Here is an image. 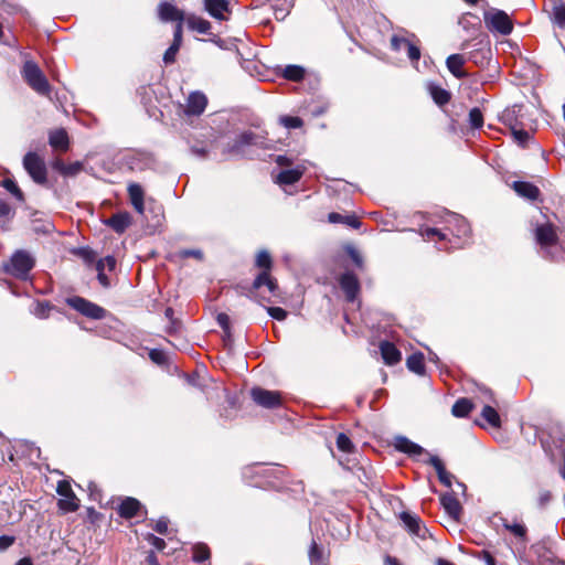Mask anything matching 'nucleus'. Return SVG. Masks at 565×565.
<instances>
[{"instance_id": "f257e3e1", "label": "nucleus", "mask_w": 565, "mask_h": 565, "mask_svg": "<svg viewBox=\"0 0 565 565\" xmlns=\"http://www.w3.org/2000/svg\"><path fill=\"white\" fill-rule=\"evenodd\" d=\"M34 257L29 252L20 249L3 265V270L18 279L25 280L31 269L34 267Z\"/></svg>"}, {"instance_id": "f03ea898", "label": "nucleus", "mask_w": 565, "mask_h": 565, "mask_svg": "<svg viewBox=\"0 0 565 565\" xmlns=\"http://www.w3.org/2000/svg\"><path fill=\"white\" fill-rule=\"evenodd\" d=\"M25 83L38 94L49 96L51 85L42 70L33 61H25L21 71Z\"/></svg>"}, {"instance_id": "7ed1b4c3", "label": "nucleus", "mask_w": 565, "mask_h": 565, "mask_svg": "<svg viewBox=\"0 0 565 565\" xmlns=\"http://www.w3.org/2000/svg\"><path fill=\"white\" fill-rule=\"evenodd\" d=\"M483 21L488 30L502 35H509L513 30V22L509 14L500 9L491 8L483 13Z\"/></svg>"}, {"instance_id": "20e7f679", "label": "nucleus", "mask_w": 565, "mask_h": 565, "mask_svg": "<svg viewBox=\"0 0 565 565\" xmlns=\"http://www.w3.org/2000/svg\"><path fill=\"white\" fill-rule=\"evenodd\" d=\"M256 265L265 270L256 277L253 287L255 289L266 287L271 295H276L278 286L269 274V269L271 267V257L269 253L266 250L259 252L256 257Z\"/></svg>"}, {"instance_id": "39448f33", "label": "nucleus", "mask_w": 565, "mask_h": 565, "mask_svg": "<svg viewBox=\"0 0 565 565\" xmlns=\"http://www.w3.org/2000/svg\"><path fill=\"white\" fill-rule=\"evenodd\" d=\"M23 168L38 184L47 182V169L42 157L35 152H28L23 158Z\"/></svg>"}, {"instance_id": "423d86ee", "label": "nucleus", "mask_w": 565, "mask_h": 565, "mask_svg": "<svg viewBox=\"0 0 565 565\" xmlns=\"http://www.w3.org/2000/svg\"><path fill=\"white\" fill-rule=\"evenodd\" d=\"M56 492L62 497L57 503L60 510L63 512H74L78 509L79 500L73 492L68 481H58Z\"/></svg>"}, {"instance_id": "0eeeda50", "label": "nucleus", "mask_w": 565, "mask_h": 565, "mask_svg": "<svg viewBox=\"0 0 565 565\" xmlns=\"http://www.w3.org/2000/svg\"><path fill=\"white\" fill-rule=\"evenodd\" d=\"M67 303L81 312L82 315L92 319H103L106 317V310L96 303H93L82 297H72L67 299Z\"/></svg>"}, {"instance_id": "6e6552de", "label": "nucleus", "mask_w": 565, "mask_h": 565, "mask_svg": "<svg viewBox=\"0 0 565 565\" xmlns=\"http://www.w3.org/2000/svg\"><path fill=\"white\" fill-rule=\"evenodd\" d=\"M253 401L265 408H277L281 406V396L279 392L268 391L262 387H254L250 391Z\"/></svg>"}, {"instance_id": "1a4fd4ad", "label": "nucleus", "mask_w": 565, "mask_h": 565, "mask_svg": "<svg viewBox=\"0 0 565 565\" xmlns=\"http://www.w3.org/2000/svg\"><path fill=\"white\" fill-rule=\"evenodd\" d=\"M339 284L345 294L347 300L353 302L360 292V282L358 277L353 273L347 271L340 276Z\"/></svg>"}, {"instance_id": "9d476101", "label": "nucleus", "mask_w": 565, "mask_h": 565, "mask_svg": "<svg viewBox=\"0 0 565 565\" xmlns=\"http://www.w3.org/2000/svg\"><path fill=\"white\" fill-rule=\"evenodd\" d=\"M401 521L411 534L420 539H426L428 530L417 515L409 512H403L401 513Z\"/></svg>"}, {"instance_id": "9b49d317", "label": "nucleus", "mask_w": 565, "mask_h": 565, "mask_svg": "<svg viewBox=\"0 0 565 565\" xmlns=\"http://www.w3.org/2000/svg\"><path fill=\"white\" fill-rule=\"evenodd\" d=\"M204 9L212 18L224 21L230 13V3L227 0H204Z\"/></svg>"}, {"instance_id": "f8f14e48", "label": "nucleus", "mask_w": 565, "mask_h": 565, "mask_svg": "<svg viewBox=\"0 0 565 565\" xmlns=\"http://www.w3.org/2000/svg\"><path fill=\"white\" fill-rule=\"evenodd\" d=\"M159 19L162 22L184 21V13L169 2H161L158 7Z\"/></svg>"}, {"instance_id": "ddd939ff", "label": "nucleus", "mask_w": 565, "mask_h": 565, "mask_svg": "<svg viewBox=\"0 0 565 565\" xmlns=\"http://www.w3.org/2000/svg\"><path fill=\"white\" fill-rule=\"evenodd\" d=\"M536 242L542 247H550L556 244L557 235L554 227L551 224L540 225L535 230Z\"/></svg>"}, {"instance_id": "4468645a", "label": "nucleus", "mask_w": 565, "mask_h": 565, "mask_svg": "<svg viewBox=\"0 0 565 565\" xmlns=\"http://www.w3.org/2000/svg\"><path fill=\"white\" fill-rule=\"evenodd\" d=\"M206 105V96L200 92H194L190 94L188 98L185 113L188 115L199 116L205 110Z\"/></svg>"}, {"instance_id": "2eb2a0df", "label": "nucleus", "mask_w": 565, "mask_h": 565, "mask_svg": "<svg viewBox=\"0 0 565 565\" xmlns=\"http://www.w3.org/2000/svg\"><path fill=\"white\" fill-rule=\"evenodd\" d=\"M152 163V158L148 152L135 151L126 156V164L131 170H143Z\"/></svg>"}, {"instance_id": "dca6fc26", "label": "nucleus", "mask_w": 565, "mask_h": 565, "mask_svg": "<svg viewBox=\"0 0 565 565\" xmlns=\"http://www.w3.org/2000/svg\"><path fill=\"white\" fill-rule=\"evenodd\" d=\"M131 223V217L128 212H120L114 214L105 221V224L111 227L116 233H124Z\"/></svg>"}, {"instance_id": "f3484780", "label": "nucleus", "mask_w": 565, "mask_h": 565, "mask_svg": "<svg viewBox=\"0 0 565 565\" xmlns=\"http://www.w3.org/2000/svg\"><path fill=\"white\" fill-rule=\"evenodd\" d=\"M512 189L518 193V195L529 200H536L540 195L539 188L533 183L525 181H514L512 183Z\"/></svg>"}, {"instance_id": "a211bd4d", "label": "nucleus", "mask_w": 565, "mask_h": 565, "mask_svg": "<svg viewBox=\"0 0 565 565\" xmlns=\"http://www.w3.org/2000/svg\"><path fill=\"white\" fill-rule=\"evenodd\" d=\"M428 463L431 465L435 468V470H436V472L438 475L439 481L445 487L450 488L454 476L446 470L445 465L439 459V457H437V456H429Z\"/></svg>"}, {"instance_id": "6ab92c4d", "label": "nucleus", "mask_w": 565, "mask_h": 565, "mask_svg": "<svg viewBox=\"0 0 565 565\" xmlns=\"http://www.w3.org/2000/svg\"><path fill=\"white\" fill-rule=\"evenodd\" d=\"M49 143L56 150L66 151L70 145L67 132L64 129H55L50 131Z\"/></svg>"}, {"instance_id": "aec40b11", "label": "nucleus", "mask_w": 565, "mask_h": 565, "mask_svg": "<svg viewBox=\"0 0 565 565\" xmlns=\"http://www.w3.org/2000/svg\"><path fill=\"white\" fill-rule=\"evenodd\" d=\"M380 350H381L382 358L386 364L394 365L401 361V358H402L401 352L397 350V348L393 343H391L388 341H383L380 344Z\"/></svg>"}, {"instance_id": "412c9836", "label": "nucleus", "mask_w": 565, "mask_h": 565, "mask_svg": "<svg viewBox=\"0 0 565 565\" xmlns=\"http://www.w3.org/2000/svg\"><path fill=\"white\" fill-rule=\"evenodd\" d=\"M440 501L449 516L458 520L461 513V505L458 499L451 493H446L441 495Z\"/></svg>"}, {"instance_id": "4be33fe9", "label": "nucleus", "mask_w": 565, "mask_h": 565, "mask_svg": "<svg viewBox=\"0 0 565 565\" xmlns=\"http://www.w3.org/2000/svg\"><path fill=\"white\" fill-rule=\"evenodd\" d=\"M466 63V58L461 54H451L447 57L446 65L448 71L456 78H463L467 74L462 71V66Z\"/></svg>"}, {"instance_id": "5701e85b", "label": "nucleus", "mask_w": 565, "mask_h": 565, "mask_svg": "<svg viewBox=\"0 0 565 565\" xmlns=\"http://www.w3.org/2000/svg\"><path fill=\"white\" fill-rule=\"evenodd\" d=\"M395 448L398 451L412 455V456H418L424 454V448L412 440H409L406 437L399 436L395 438Z\"/></svg>"}, {"instance_id": "b1692460", "label": "nucleus", "mask_w": 565, "mask_h": 565, "mask_svg": "<svg viewBox=\"0 0 565 565\" xmlns=\"http://www.w3.org/2000/svg\"><path fill=\"white\" fill-rule=\"evenodd\" d=\"M184 21L192 31H196L200 34H210L212 26L207 20L194 14H189L184 18Z\"/></svg>"}, {"instance_id": "393cba45", "label": "nucleus", "mask_w": 565, "mask_h": 565, "mask_svg": "<svg viewBox=\"0 0 565 565\" xmlns=\"http://www.w3.org/2000/svg\"><path fill=\"white\" fill-rule=\"evenodd\" d=\"M305 172V168L297 166L294 169L282 170L276 178L279 184H294L300 180Z\"/></svg>"}, {"instance_id": "a878e982", "label": "nucleus", "mask_w": 565, "mask_h": 565, "mask_svg": "<svg viewBox=\"0 0 565 565\" xmlns=\"http://www.w3.org/2000/svg\"><path fill=\"white\" fill-rule=\"evenodd\" d=\"M128 194L130 202L135 210L142 214L145 210L143 205V190L138 183H131L128 185Z\"/></svg>"}, {"instance_id": "bb28decb", "label": "nucleus", "mask_w": 565, "mask_h": 565, "mask_svg": "<svg viewBox=\"0 0 565 565\" xmlns=\"http://www.w3.org/2000/svg\"><path fill=\"white\" fill-rule=\"evenodd\" d=\"M501 521L502 526L512 535H514L515 537L520 539L523 542L527 541V529L524 523L518 521L510 522L507 519H501Z\"/></svg>"}, {"instance_id": "cd10ccee", "label": "nucleus", "mask_w": 565, "mask_h": 565, "mask_svg": "<svg viewBox=\"0 0 565 565\" xmlns=\"http://www.w3.org/2000/svg\"><path fill=\"white\" fill-rule=\"evenodd\" d=\"M256 136L253 132H243L237 137L234 145L228 149L231 153H243L244 147L256 143Z\"/></svg>"}, {"instance_id": "c85d7f7f", "label": "nucleus", "mask_w": 565, "mask_h": 565, "mask_svg": "<svg viewBox=\"0 0 565 565\" xmlns=\"http://www.w3.org/2000/svg\"><path fill=\"white\" fill-rule=\"evenodd\" d=\"M140 509V502L134 498H126L119 505V514L122 518L130 519L135 516Z\"/></svg>"}, {"instance_id": "c756f323", "label": "nucleus", "mask_w": 565, "mask_h": 565, "mask_svg": "<svg viewBox=\"0 0 565 565\" xmlns=\"http://www.w3.org/2000/svg\"><path fill=\"white\" fill-rule=\"evenodd\" d=\"M428 90L431 98L438 106H444L449 103L451 95L445 88L435 84H429Z\"/></svg>"}, {"instance_id": "7c9ffc66", "label": "nucleus", "mask_w": 565, "mask_h": 565, "mask_svg": "<svg viewBox=\"0 0 565 565\" xmlns=\"http://www.w3.org/2000/svg\"><path fill=\"white\" fill-rule=\"evenodd\" d=\"M406 365L409 371L418 374H425V363H424V354L418 352L409 355L406 361Z\"/></svg>"}, {"instance_id": "2f4dec72", "label": "nucleus", "mask_w": 565, "mask_h": 565, "mask_svg": "<svg viewBox=\"0 0 565 565\" xmlns=\"http://www.w3.org/2000/svg\"><path fill=\"white\" fill-rule=\"evenodd\" d=\"M471 411H472V403L468 398L458 399L451 408V413L456 417H465Z\"/></svg>"}, {"instance_id": "473e14b6", "label": "nucleus", "mask_w": 565, "mask_h": 565, "mask_svg": "<svg viewBox=\"0 0 565 565\" xmlns=\"http://www.w3.org/2000/svg\"><path fill=\"white\" fill-rule=\"evenodd\" d=\"M481 416L492 427L499 428L501 426L500 415L492 406L486 405L482 408Z\"/></svg>"}, {"instance_id": "72a5a7b5", "label": "nucleus", "mask_w": 565, "mask_h": 565, "mask_svg": "<svg viewBox=\"0 0 565 565\" xmlns=\"http://www.w3.org/2000/svg\"><path fill=\"white\" fill-rule=\"evenodd\" d=\"M13 215L14 211L12 210L11 205L6 201L0 200V226L2 228H7V225Z\"/></svg>"}, {"instance_id": "f704fd0d", "label": "nucleus", "mask_w": 565, "mask_h": 565, "mask_svg": "<svg viewBox=\"0 0 565 565\" xmlns=\"http://www.w3.org/2000/svg\"><path fill=\"white\" fill-rule=\"evenodd\" d=\"M454 222L456 226L454 234L457 237H468L470 234V226L468 222L463 217L457 215L454 216Z\"/></svg>"}, {"instance_id": "c9c22d12", "label": "nucleus", "mask_w": 565, "mask_h": 565, "mask_svg": "<svg viewBox=\"0 0 565 565\" xmlns=\"http://www.w3.org/2000/svg\"><path fill=\"white\" fill-rule=\"evenodd\" d=\"M284 77L289 81L298 82L303 78L305 70L298 65H288L284 70Z\"/></svg>"}, {"instance_id": "e433bc0d", "label": "nucleus", "mask_w": 565, "mask_h": 565, "mask_svg": "<svg viewBox=\"0 0 565 565\" xmlns=\"http://www.w3.org/2000/svg\"><path fill=\"white\" fill-rule=\"evenodd\" d=\"M2 186L10 192L18 201L23 202L24 201V194L21 191V189L18 186L14 180L12 179H4L2 181Z\"/></svg>"}, {"instance_id": "4c0bfd02", "label": "nucleus", "mask_w": 565, "mask_h": 565, "mask_svg": "<svg viewBox=\"0 0 565 565\" xmlns=\"http://www.w3.org/2000/svg\"><path fill=\"white\" fill-rule=\"evenodd\" d=\"M553 21L557 26L565 29V4L564 3L554 4Z\"/></svg>"}, {"instance_id": "58836bf2", "label": "nucleus", "mask_w": 565, "mask_h": 565, "mask_svg": "<svg viewBox=\"0 0 565 565\" xmlns=\"http://www.w3.org/2000/svg\"><path fill=\"white\" fill-rule=\"evenodd\" d=\"M337 447L339 450L350 454L354 450V445L351 439L343 433L337 436Z\"/></svg>"}, {"instance_id": "ea45409f", "label": "nucleus", "mask_w": 565, "mask_h": 565, "mask_svg": "<svg viewBox=\"0 0 565 565\" xmlns=\"http://www.w3.org/2000/svg\"><path fill=\"white\" fill-rule=\"evenodd\" d=\"M469 122L472 128H481L483 125V115L478 107H475L469 113Z\"/></svg>"}, {"instance_id": "a19ab883", "label": "nucleus", "mask_w": 565, "mask_h": 565, "mask_svg": "<svg viewBox=\"0 0 565 565\" xmlns=\"http://www.w3.org/2000/svg\"><path fill=\"white\" fill-rule=\"evenodd\" d=\"M210 557V550L204 544H199L193 548V559L195 562H204Z\"/></svg>"}, {"instance_id": "79ce46f5", "label": "nucleus", "mask_w": 565, "mask_h": 565, "mask_svg": "<svg viewBox=\"0 0 565 565\" xmlns=\"http://www.w3.org/2000/svg\"><path fill=\"white\" fill-rule=\"evenodd\" d=\"M279 120L280 124L288 129L300 128L302 126V119L299 117L284 116Z\"/></svg>"}, {"instance_id": "37998d69", "label": "nucleus", "mask_w": 565, "mask_h": 565, "mask_svg": "<svg viewBox=\"0 0 565 565\" xmlns=\"http://www.w3.org/2000/svg\"><path fill=\"white\" fill-rule=\"evenodd\" d=\"M181 44L172 42L169 49L163 54V62L166 64H171L175 61V55L180 49Z\"/></svg>"}, {"instance_id": "c03bdc74", "label": "nucleus", "mask_w": 565, "mask_h": 565, "mask_svg": "<svg viewBox=\"0 0 565 565\" xmlns=\"http://www.w3.org/2000/svg\"><path fill=\"white\" fill-rule=\"evenodd\" d=\"M420 234L427 241L435 239L436 237H438V239L440 241L445 239V234L441 233L439 230L433 227L422 230Z\"/></svg>"}, {"instance_id": "a18cd8bd", "label": "nucleus", "mask_w": 565, "mask_h": 565, "mask_svg": "<svg viewBox=\"0 0 565 565\" xmlns=\"http://www.w3.org/2000/svg\"><path fill=\"white\" fill-rule=\"evenodd\" d=\"M405 49L407 50L408 58L413 62H417L420 58L419 47L414 44L411 40L406 43Z\"/></svg>"}, {"instance_id": "49530a36", "label": "nucleus", "mask_w": 565, "mask_h": 565, "mask_svg": "<svg viewBox=\"0 0 565 565\" xmlns=\"http://www.w3.org/2000/svg\"><path fill=\"white\" fill-rule=\"evenodd\" d=\"M115 266H116V259L113 256H107L97 262L96 269L104 270L105 268H107L108 270H114Z\"/></svg>"}, {"instance_id": "de8ad7c7", "label": "nucleus", "mask_w": 565, "mask_h": 565, "mask_svg": "<svg viewBox=\"0 0 565 565\" xmlns=\"http://www.w3.org/2000/svg\"><path fill=\"white\" fill-rule=\"evenodd\" d=\"M266 309L268 315L278 321H282L287 317V311L280 307H267Z\"/></svg>"}, {"instance_id": "09e8293b", "label": "nucleus", "mask_w": 565, "mask_h": 565, "mask_svg": "<svg viewBox=\"0 0 565 565\" xmlns=\"http://www.w3.org/2000/svg\"><path fill=\"white\" fill-rule=\"evenodd\" d=\"M409 39L407 38H404V36H399V35H393L392 39H391V46L394 51H401L403 49H405L406 46V43L408 42Z\"/></svg>"}, {"instance_id": "8fccbe9b", "label": "nucleus", "mask_w": 565, "mask_h": 565, "mask_svg": "<svg viewBox=\"0 0 565 565\" xmlns=\"http://www.w3.org/2000/svg\"><path fill=\"white\" fill-rule=\"evenodd\" d=\"M83 170V163L79 161L66 164L64 175L74 177Z\"/></svg>"}, {"instance_id": "3c124183", "label": "nucleus", "mask_w": 565, "mask_h": 565, "mask_svg": "<svg viewBox=\"0 0 565 565\" xmlns=\"http://www.w3.org/2000/svg\"><path fill=\"white\" fill-rule=\"evenodd\" d=\"M552 500L551 491L546 489H541L537 497V504L540 508L546 507Z\"/></svg>"}, {"instance_id": "603ef678", "label": "nucleus", "mask_w": 565, "mask_h": 565, "mask_svg": "<svg viewBox=\"0 0 565 565\" xmlns=\"http://www.w3.org/2000/svg\"><path fill=\"white\" fill-rule=\"evenodd\" d=\"M33 232L49 234L53 231V224L51 222H44L43 224H38L36 221L33 222Z\"/></svg>"}, {"instance_id": "864d4df0", "label": "nucleus", "mask_w": 565, "mask_h": 565, "mask_svg": "<svg viewBox=\"0 0 565 565\" xmlns=\"http://www.w3.org/2000/svg\"><path fill=\"white\" fill-rule=\"evenodd\" d=\"M475 556L482 559L487 565H497L493 555L489 551H480L476 553Z\"/></svg>"}, {"instance_id": "5fc2aeb1", "label": "nucleus", "mask_w": 565, "mask_h": 565, "mask_svg": "<svg viewBox=\"0 0 565 565\" xmlns=\"http://www.w3.org/2000/svg\"><path fill=\"white\" fill-rule=\"evenodd\" d=\"M512 134L520 145H524L530 138V134L522 129L512 128Z\"/></svg>"}, {"instance_id": "6e6d98bb", "label": "nucleus", "mask_w": 565, "mask_h": 565, "mask_svg": "<svg viewBox=\"0 0 565 565\" xmlns=\"http://www.w3.org/2000/svg\"><path fill=\"white\" fill-rule=\"evenodd\" d=\"M147 541L149 542V544H151L158 551H162L166 547L164 540H162L153 534H149L147 537Z\"/></svg>"}, {"instance_id": "4d7b16f0", "label": "nucleus", "mask_w": 565, "mask_h": 565, "mask_svg": "<svg viewBox=\"0 0 565 565\" xmlns=\"http://www.w3.org/2000/svg\"><path fill=\"white\" fill-rule=\"evenodd\" d=\"M348 254L349 256L351 257V259L353 260V263L359 267V268H362L363 266V258L361 256V254L359 253V250H356L355 248L353 247H350L348 249Z\"/></svg>"}, {"instance_id": "13d9d810", "label": "nucleus", "mask_w": 565, "mask_h": 565, "mask_svg": "<svg viewBox=\"0 0 565 565\" xmlns=\"http://www.w3.org/2000/svg\"><path fill=\"white\" fill-rule=\"evenodd\" d=\"M49 310H50V306L47 303L38 302L35 305L34 313L39 318H45V317H47Z\"/></svg>"}, {"instance_id": "bf43d9fd", "label": "nucleus", "mask_w": 565, "mask_h": 565, "mask_svg": "<svg viewBox=\"0 0 565 565\" xmlns=\"http://www.w3.org/2000/svg\"><path fill=\"white\" fill-rule=\"evenodd\" d=\"M183 22L184 21H177L174 32H173V42L178 44H182V30H183Z\"/></svg>"}, {"instance_id": "052dcab7", "label": "nucleus", "mask_w": 565, "mask_h": 565, "mask_svg": "<svg viewBox=\"0 0 565 565\" xmlns=\"http://www.w3.org/2000/svg\"><path fill=\"white\" fill-rule=\"evenodd\" d=\"M216 321L224 331H227L230 329V317L226 313H218L216 317Z\"/></svg>"}, {"instance_id": "680f3d73", "label": "nucleus", "mask_w": 565, "mask_h": 565, "mask_svg": "<svg viewBox=\"0 0 565 565\" xmlns=\"http://www.w3.org/2000/svg\"><path fill=\"white\" fill-rule=\"evenodd\" d=\"M154 531L159 534H166L168 531V520L160 519L154 525Z\"/></svg>"}, {"instance_id": "e2e57ef3", "label": "nucleus", "mask_w": 565, "mask_h": 565, "mask_svg": "<svg viewBox=\"0 0 565 565\" xmlns=\"http://www.w3.org/2000/svg\"><path fill=\"white\" fill-rule=\"evenodd\" d=\"M14 542V539L11 536L2 535L0 536V551H4L10 547Z\"/></svg>"}, {"instance_id": "0e129e2a", "label": "nucleus", "mask_w": 565, "mask_h": 565, "mask_svg": "<svg viewBox=\"0 0 565 565\" xmlns=\"http://www.w3.org/2000/svg\"><path fill=\"white\" fill-rule=\"evenodd\" d=\"M344 224H347L353 228H359L361 225V222L353 215H345Z\"/></svg>"}, {"instance_id": "69168bd1", "label": "nucleus", "mask_w": 565, "mask_h": 565, "mask_svg": "<svg viewBox=\"0 0 565 565\" xmlns=\"http://www.w3.org/2000/svg\"><path fill=\"white\" fill-rule=\"evenodd\" d=\"M330 223H344L345 216L339 213L332 212L328 215Z\"/></svg>"}, {"instance_id": "338daca9", "label": "nucleus", "mask_w": 565, "mask_h": 565, "mask_svg": "<svg viewBox=\"0 0 565 565\" xmlns=\"http://www.w3.org/2000/svg\"><path fill=\"white\" fill-rule=\"evenodd\" d=\"M183 257H194L198 259L202 258V252L199 249H186L182 252Z\"/></svg>"}, {"instance_id": "774afa93", "label": "nucleus", "mask_w": 565, "mask_h": 565, "mask_svg": "<svg viewBox=\"0 0 565 565\" xmlns=\"http://www.w3.org/2000/svg\"><path fill=\"white\" fill-rule=\"evenodd\" d=\"M276 163L280 167H290L292 161L286 156H277Z\"/></svg>"}]
</instances>
